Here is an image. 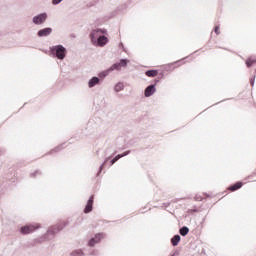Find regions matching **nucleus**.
<instances>
[{
	"label": "nucleus",
	"mask_w": 256,
	"mask_h": 256,
	"mask_svg": "<svg viewBox=\"0 0 256 256\" xmlns=\"http://www.w3.org/2000/svg\"><path fill=\"white\" fill-rule=\"evenodd\" d=\"M52 32H53V29L44 28L38 31V37H47L48 35H51Z\"/></svg>",
	"instance_id": "8"
},
{
	"label": "nucleus",
	"mask_w": 256,
	"mask_h": 256,
	"mask_svg": "<svg viewBox=\"0 0 256 256\" xmlns=\"http://www.w3.org/2000/svg\"><path fill=\"white\" fill-rule=\"evenodd\" d=\"M243 187L242 182H237L236 184L229 187V191H237L238 189H241Z\"/></svg>",
	"instance_id": "12"
},
{
	"label": "nucleus",
	"mask_w": 256,
	"mask_h": 256,
	"mask_svg": "<svg viewBox=\"0 0 256 256\" xmlns=\"http://www.w3.org/2000/svg\"><path fill=\"white\" fill-rule=\"evenodd\" d=\"M145 75L147 77H157V75H159V72L157 70H148L145 72Z\"/></svg>",
	"instance_id": "14"
},
{
	"label": "nucleus",
	"mask_w": 256,
	"mask_h": 256,
	"mask_svg": "<svg viewBox=\"0 0 256 256\" xmlns=\"http://www.w3.org/2000/svg\"><path fill=\"white\" fill-rule=\"evenodd\" d=\"M129 63V60L122 59L120 60V63H116L112 65L111 71H119L121 67H127V64Z\"/></svg>",
	"instance_id": "5"
},
{
	"label": "nucleus",
	"mask_w": 256,
	"mask_h": 256,
	"mask_svg": "<svg viewBox=\"0 0 256 256\" xmlns=\"http://www.w3.org/2000/svg\"><path fill=\"white\" fill-rule=\"evenodd\" d=\"M179 241H181V236L179 235H175L172 239H171V243L174 247H177V245H179Z\"/></svg>",
	"instance_id": "13"
},
{
	"label": "nucleus",
	"mask_w": 256,
	"mask_h": 256,
	"mask_svg": "<svg viewBox=\"0 0 256 256\" xmlns=\"http://www.w3.org/2000/svg\"><path fill=\"white\" fill-rule=\"evenodd\" d=\"M256 64V57H249L246 60V66L247 67H253V65Z\"/></svg>",
	"instance_id": "11"
},
{
	"label": "nucleus",
	"mask_w": 256,
	"mask_h": 256,
	"mask_svg": "<svg viewBox=\"0 0 256 256\" xmlns=\"http://www.w3.org/2000/svg\"><path fill=\"white\" fill-rule=\"evenodd\" d=\"M98 83H99V78L93 77V78L89 81L88 85H89V87H95V85H97Z\"/></svg>",
	"instance_id": "15"
},
{
	"label": "nucleus",
	"mask_w": 256,
	"mask_h": 256,
	"mask_svg": "<svg viewBox=\"0 0 256 256\" xmlns=\"http://www.w3.org/2000/svg\"><path fill=\"white\" fill-rule=\"evenodd\" d=\"M105 33H107V30H103V29L93 30L90 33V39H91L93 45H97L98 37H101V35H105Z\"/></svg>",
	"instance_id": "3"
},
{
	"label": "nucleus",
	"mask_w": 256,
	"mask_h": 256,
	"mask_svg": "<svg viewBox=\"0 0 256 256\" xmlns=\"http://www.w3.org/2000/svg\"><path fill=\"white\" fill-rule=\"evenodd\" d=\"M255 84V82L254 81H251V85L253 86Z\"/></svg>",
	"instance_id": "21"
},
{
	"label": "nucleus",
	"mask_w": 256,
	"mask_h": 256,
	"mask_svg": "<svg viewBox=\"0 0 256 256\" xmlns=\"http://www.w3.org/2000/svg\"><path fill=\"white\" fill-rule=\"evenodd\" d=\"M125 88V85L121 82H119L118 84L115 85V91L119 92V91H123V89Z\"/></svg>",
	"instance_id": "16"
},
{
	"label": "nucleus",
	"mask_w": 256,
	"mask_h": 256,
	"mask_svg": "<svg viewBox=\"0 0 256 256\" xmlns=\"http://www.w3.org/2000/svg\"><path fill=\"white\" fill-rule=\"evenodd\" d=\"M125 155H127V153L123 154V155H117L115 158H113L111 160V165H115V163H117V161H119V159H121V157H125Z\"/></svg>",
	"instance_id": "18"
},
{
	"label": "nucleus",
	"mask_w": 256,
	"mask_h": 256,
	"mask_svg": "<svg viewBox=\"0 0 256 256\" xmlns=\"http://www.w3.org/2000/svg\"><path fill=\"white\" fill-rule=\"evenodd\" d=\"M39 224H29L20 228V233L22 235H29V233H33L39 229Z\"/></svg>",
	"instance_id": "2"
},
{
	"label": "nucleus",
	"mask_w": 256,
	"mask_h": 256,
	"mask_svg": "<svg viewBox=\"0 0 256 256\" xmlns=\"http://www.w3.org/2000/svg\"><path fill=\"white\" fill-rule=\"evenodd\" d=\"M51 51L54 55H56L57 59H65V55L67 53V49H65V47L57 45L52 47Z\"/></svg>",
	"instance_id": "1"
},
{
	"label": "nucleus",
	"mask_w": 256,
	"mask_h": 256,
	"mask_svg": "<svg viewBox=\"0 0 256 256\" xmlns=\"http://www.w3.org/2000/svg\"><path fill=\"white\" fill-rule=\"evenodd\" d=\"M155 93V85H150L145 89L144 95L145 97H151Z\"/></svg>",
	"instance_id": "10"
},
{
	"label": "nucleus",
	"mask_w": 256,
	"mask_h": 256,
	"mask_svg": "<svg viewBox=\"0 0 256 256\" xmlns=\"http://www.w3.org/2000/svg\"><path fill=\"white\" fill-rule=\"evenodd\" d=\"M103 237H105L103 233L96 234L95 237L89 240L88 242L89 247H95V245H97V243H99L101 239H103Z\"/></svg>",
	"instance_id": "4"
},
{
	"label": "nucleus",
	"mask_w": 256,
	"mask_h": 256,
	"mask_svg": "<svg viewBox=\"0 0 256 256\" xmlns=\"http://www.w3.org/2000/svg\"><path fill=\"white\" fill-rule=\"evenodd\" d=\"M214 31H215L216 35H220V33H221L219 26H216Z\"/></svg>",
	"instance_id": "19"
},
{
	"label": "nucleus",
	"mask_w": 256,
	"mask_h": 256,
	"mask_svg": "<svg viewBox=\"0 0 256 256\" xmlns=\"http://www.w3.org/2000/svg\"><path fill=\"white\" fill-rule=\"evenodd\" d=\"M46 20H47V14L42 13L33 18V23H35V25H42V23Z\"/></svg>",
	"instance_id": "6"
},
{
	"label": "nucleus",
	"mask_w": 256,
	"mask_h": 256,
	"mask_svg": "<svg viewBox=\"0 0 256 256\" xmlns=\"http://www.w3.org/2000/svg\"><path fill=\"white\" fill-rule=\"evenodd\" d=\"M108 42H109V38H107L106 36H99L98 39L96 40V44L94 45H98L99 47H104V45H107Z\"/></svg>",
	"instance_id": "7"
},
{
	"label": "nucleus",
	"mask_w": 256,
	"mask_h": 256,
	"mask_svg": "<svg viewBox=\"0 0 256 256\" xmlns=\"http://www.w3.org/2000/svg\"><path fill=\"white\" fill-rule=\"evenodd\" d=\"M93 199L94 196H91L87 202V205L85 207L84 213H91L93 211Z\"/></svg>",
	"instance_id": "9"
},
{
	"label": "nucleus",
	"mask_w": 256,
	"mask_h": 256,
	"mask_svg": "<svg viewBox=\"0 0 256 256\" xmlns=\"http://www.w3.org/2000/svg\"><path fill=\"white\" fill-rule=\"evenodd\" d=\"M189 234V229L187 228V226H184L180 229V235H182V237H185V235Z\"/></svg>",
	"instance_id": "17"
},
{
	"label": "nucleus",
	"mask_w": 256,
	"mask_h": 256,
	"mask_svg": "<svg viewBox=\"0 0 256 256\" xmlns=\"http://www.w3.org/2000/svg\"><path fill=\"white\" fill-rule=\"evenodd\" d=\"M61 1H63V0H53L52 3H53V5H59V3H61Z\"/></svg>",
	"instance_id": "20"
}]
</instances>
